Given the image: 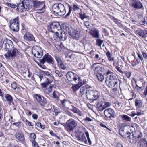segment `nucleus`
<instances>
[{"label": "nucleus", "mask_w": 147, "mask_h": 147, "mask_svg": "<svg viewBox=\"0 0 147 147\" xmlns=\"http://www.w3.org/2000/svg\"><path fill=\"white\" fill-rule=\"evenodd\" d=\"M23 38L27 41L31 42L34 41L35 42H36V41L33 35L28 32H26Z\"/></svg>", "instance_id": "2eb2a0df"}, {"label": "nucleus", "mask_w": 147, "mask_h": 147, "mask_svg": "<svg viewBox=\"0 0 147 147\" xmlns=\"http://www.w3.org/2000/svg\"><path fill=\"white\" fill-rule=\"evenodd\" d=\"M108 60L111 62H113V65H114L115 59L114 57H112L109 51H107L106 53Z\"/></svg>", "instance_id": "393cba45"}, {"label": "nucleus", "mask_w": 147, "mask_h": 147, "mask_svg": "<svg viewBox=\"0 0 147 147\" xmlns=\"http://www.w3.org/2000/svg\"><path fill=\"white\" fill-rule=\"evenodd\" d=\"M32 53L34 56L37 58H41L43 55V51L40 47L35 46L32 49Z\"/></svg>", "instance_id": "423d86ee"}, {"label": "nucleus", "mask_w": 147, "mask_h": 147, "mask_svg": "<svg viewBox=\"0 0 147 147\" xmlns=\"http://www.w3.org/2000/svg\"><path fill=\"white\" fill-rule=\"evenodd\" d=\"M107 77L105 82L107 86L110 88H113L114 90L117 89L118 86L119 80L115 75H110Z\"/></svg>", "instance_id": "f03ea898"}, {"label": "nucleus", "mask_w": 147, "mask_h": 147, "mask_svg": "<svg viewBox=\"0 0 147 147\" xmlns=\"http://www.w3.org/2000/svg\"><path fill=\"white\" fill-rule=\"evenodd\" d=\"M52 95L53 96L52 97L53 98L59 100V95L57 92L54 91L52 93Z\"/></svg>", "instance_id": "ea45409f"}, {"label": "nucleus", "mask_w": 147, "mask_h": 147, "mask_svg": "<svg viewBox=\"0 0 147 147\" xmlns=\"http://www.w3.org/2000/svg\"><path fill=\"white\" fill-rule=\"evenodd\" d=\"M96 107L98 111H102L105 109L102 102L97 103L96 105Z\"/></svg>", "instance_id": "c85d7f7f"}, {"label": "nucleus", "mask_w": 147, "mask_h": 147, "mask_svg": "<svg viewBox=\"0 0 147 147\" xmlns=\"http://www.w3.org/2000/svg\"><path fill=\"white\" fill-rule=\"evenodd\" d=\"M144 30H141L140 29H138L136 31V33L139 36L144 37Z\"/></svg>", "instance_id": "79ce46f5"}, {"label": "nucleus", "mask_w": 147, "mask_h": 147, "mask_svg": "<svg viewBox=\"0 0 147 147\" xmlns=\"http://www.w3.org/2000/svg\"><path fill=\"white\" fill-rule=\"evenodd\" d=\"M18 17L11 20L10 22V28L13 31L18 32L19 29Z\"/></svg>", "instance_id": "0eeeda50"}, {"label": "nucleus", "mask_w": 147, "mask_h": 147, "mask_svg": "<svg viewBox=\"0 0 147 147\" xmlns=\"http://www.w3.org/2000/svg\"><path fill=\"white\" fill-rule=\"evenodd\" d=\"M94 90H89L86 93V97L90 100H94Z\"/></svg>", "instance_id": "4be33fe9"}, {"label": "nucleus", "mask_w": 147, "mask_h": 147, "mask_svg": "<svg viewBox=\"0 0 147 147\" xmlns=\"http://www.w3.org/2000/svg\"><path fill=\"white\" fill-rule=\"evenodd\" d=\"M80 88V87L77 84L73 85L71 88L74 92H76Z\"/></svg>", "instance_id": "8fccbe9b"}, {"label": "nucleus", "mask_w": 147, "mask_h": 147, "mask_svg": "<svg viewBox=\"0 0 147 147\" xmlns=\"http://www.w3.org/2000/svg\"><path fill=\"white\" fill-rule=\"evenodd\" d=\"M36 138V136L35 134L34 133H30L29 136V139L30 141L32 143L35 142V139Z\"/></svg>", "instance_id": "72a5a7b5"}, {"label": "nucleus", "mask_w": 147, "mask_h": 147, "mask_svg": "<svg viewBox=\"0 0 147 147\" xmlns=\"http://www.w3.org/2000/svg\"><path fill=\"white\" fill-rule=\"evenodd\" d=\"M5 69V68L2 66V64L0 63V71H1V73H2V72L1 71H4Z\"/></svg>", "instance_id": "e2e57ef3"}, {"label": "nucleus", "mask_w": 147, "mask_h": 147, "mask_svg": "<svg viewBox=\"0 0 147 147\" xmlns=\"http://www.w3.org/2000/svg\"><path fill=\"white\" fill-rule=\"evenodd\" d=\"M55 76L57 77H61L63 76V74L61 73V71L56 70L55 71Z\"/></svg>", "instance_id": "a18cd8bd"}, {"label": "nucleus", "mask_w": 147, "mask_h": 147, "mask_svg": "<svg viewBox=\"0 0 147 147\" xmlns=\"http://www.w3.org/2000/svg\"><path fill=\"white\" fill-rule=\"evenodd\" d=\"M130 2V4H131L132 6L134 8L141 9L143 7L142 3L138 1L133 0Z\"/></svg>", "instance_id": "dca6fc26"}, {"label": "nucleus", "mask_w": 147, "mask_h": 147, "mask_svg": "<svg viewBox=\"0 0 147 147\" xmlns=\"http://www.w3.org/2000/svg\"><path fill=\"white\" fill-rule=\"evenodd\" d=\"M58 65L60 68H61L63 70L67 68L66 67L62 61L61 62V63H59L58 64Z\"/></svg>", "instance_id": "09e8293b"}, {"label": "nucleus", "mask_w": 147, "mask_h": 147, "mask_svg": "<svg viewBox=\"0 0 147 147\" xmlns=\"http://www.w3.org/2000/svg\"><path fill=\"white\" fill-rule=\"evenodd\" d=\"M95 59L97 60L98 61H100L101 60V58L99 54H96L94 57Z\"/></svg>", "instance_id": "13d9d810"}, {"label": "nucleus", "mask_w": 147, "mask_h": 147, "mask_svg": "<svg viewBox=\"0 0 147 147\" xmlns=\"http://www.w3.org/2000/svg\"><path fill=\"white\" fill-rule=\"evenodd\" d=\"M66 10H57V11H53V14L57 16H63L65 14Z\"/></svg>", "instance_id": "b1692460"}, {"label": "nucleus", "mask_w": 147, "mask_h": 147, "mask_svg": "<svg viewBox=\"0 0 147 147\" xmlns=\"http://www.w3.org/2000/svg\"><path fill=\"white\" fill-rule=\"evenodd\" d=\"M96 76L97 79L99 81L102 82L104 79V77L103 73L97 74Z\"/></svg>", "instance_id": "f704fd0d"}, {"label": "nucleus", "mask_w": 147, "mask_h": 147, "mask_svg": "<svg viewBox=\"0 0 147 147\" xmlns=\"http://www.w3.org/2000/svg\"><path fill=\"white\" fill-rule=\"evenodd\" d=\"M119 132L120 135L125 138H128L130 137V133L128 132L127 131H125L124 128H121Z\"/></svg>", "instance_id": "f3484780"}, {"label": "nucleus", "mask_w": 147, "mask_h": 147, "mask_svg": "<svg viewBox=\"0 0 147 147\" xmlns=\"http://www.w3.org/2000/svg\"><path fill=\"white\" fill-rule=\"evenodd\" d=\"M3 48L5 51L12 49L13 47V44L12 41L6 38H3Z\"/></svg>", "instance_id": "6e6552de"}, {"label": "nucleus", "mask_w": 147, "mask_h": 147, "mask_svg": "<svg viewBox=\"0 0 147 147\" xmlns=\"http://www.w3.org/2000/svg\"><path fill=\"white\" fill-rule=\"evenodd\" d=\"M104 114L105 117L109 118H114L116 115L115 112L111 108H108L104 111Z\"/></svg>", "instance_id": "ddd939ff"}, {"label": "nucleus", "mask_w": 147, "mask_h": 147, "mask_svg": "<svg viewBox=\"0 0 147 147\" xmlns=\"http://www.w3.org/2000/svg\"><path fill=\"white\" fill-rule=\"evenodd\" d=\"M138 21L139 24L141 25H144L145 23V17L143 18L142 14L139 15H138Z\"/></svg>", "instance_id": "bb28decb"}, {"label": "nucleus", "mask_w": 147, "mask_h": 147, "mask_svg": "<svg viewBox=\"0 0 147 147\" xmlns=\"http://www.w3.org/2000/svg\"><path fill=\"white\" fill-rule=\"evenodd\" d=\"M131 134L130 133V137L127 139H128L129 141L132 143H135L137 141L138 138L142 136V134L140 133H139L138 136H137V137H134L133 136V134L131 135Z\"/></svg>", "instance_id": "a211bd4d"}, {"label": "nucleus", "mask_w": 147, "mask_h": 147, "mask_svg": "<svg viewBox=\"0 0 147 147\" xmlns=\"http://www.w3.org/2000/svg\"><path fill=\"white\" fill-rule=\"evenodd\" d=\"M94 100H96L99 98L100 92L95 90H94Z\"/></svg>", "instance_id": "c9c22d12"}, {"label": "nucleus", "mask_w": 147, "mask_h": 147, "mask_svg": "<svg viewBox=\"0 0 147 147\" xmlns=\"http://www.w3.org/2000/svg\"><path fill=\"white\" fill-rule=\"evenodd\" d=\"M106 75H107V77L109 76H110V75H114L111 70H108L106 73Z\"/></svg>", "instance_id": "bf43d9fd"}, {"label": "nucleus", "mask_w": 147, "mask_h": 147, "mask_svg": "<svg viewBox=\"0 0 147 147\" xmlns=\"http://www.w3.org/2000/svg\"><path fill=\"white\" fill-rule=\"evenodd\" d=\"M64 8V5L61 3H56L52 6V9H60Z\"/></svg>", "instance_id": "c756f323"}, {"label": "nucleus", "mask_w": 147, "mask_h": 147, "mask_svg": "<svg viewBox=\"0 0 147 147\" xmlns=\"http://www.w3.org/2000/svg\"><path fill=\"white\" fill-rule=\"evenodd\" d=\"M128 61L131 64L132 66L133 67H135L136 66L137 64L136 62H134L132 61H131V62L129 60H128Z\"/></svg>", "instance_id": "338daca9"}, {"label": "nucleus", "mask_w": 147, "mask_h": 147, "mask_svg": "<svg viewBox=\"0 0 147 147\" xmlns=\"http://www.w3.org/2000/svg\"><path fill=\"white\" fill-rule=\"evenodd\" d=\"M90 23L88 21L85 22L84 23V25L86 26L88 29H90Z\"/></svg>", "instance_id": "5fc2aeb1"}, {"label": "nucleus", "mask_w": 147, "mask_h": 147, "mask_svg": "<svg viewBox=\"0 0 147 147\" xmlns=\"http://www.w3.org/2000/svg\"><path fill=\"white\" fill-rule=\"evenodd\" d=\"M115 68L118 71H119L121 74H123L124 72L118 66H117L115 67Z\"/></svg>", "instance_id": "4d7b16f0"}, {"label": "nucleus", "mask_w": 147, "mask_h": 147, "mask_svg": "<svg viewBox=\"0 0 147 147\" xmlns=\"http://www.w3.org/2000/svg\"><path fill=\"white\" fill-rule=\"evenodd\" d=\"M5 55L6 58L7 59H11L14 57H16L18 53V49L13 47L12 49H10Z\"/></svg>", "instance_id": "1a4fd4ad"}, {"label": "nucleus", "mask_w": 147, "mask_h": 147, "mask_svg": "<svg viewBox=\"0 0 147 147\" xmlns=\"http://www.w3.org/2000/svg\"><path fill=\"white\" fill-rule=\"evenodd\" d=\"M26 0H23L22 2L17 4V7L16 9H28V6L26 3ZM27 6H28L27 5Z\"/></svg>", "instance_id": "aec40b11"}, {"label": "nucleus", "mask_w": 147, "mask_h": 147, "mask_svg": "<svg viewBox=\"0 0 147 147\" xmlns=\"http://www.w3.org/2000/svg\"><path fill=\"white\" fill-rule=\"evenodd\" d=\"M40 62L41 63H44L45 62L54 65V61L52 57L48 53L45 54L42 58L40 59Z\"/></svg>", "instance_id": "9b49d317"}, {"label": "nucleus", "mask_w": 147, "mask_h": 147, "mask_svg": "<svg viewBox=\"0 0 147 147\" xmlns=\"http://www.w3.org/2000/svg\"><path fill=\"white\" fill-rule=\"evenodd\" d=\"M111 19L117 25L119 26H121L122 25V24L119 22L120 20L118 19L115 18L114 17L112 16L111 17Z\"/></svg>", "instance_id": "37998d69"}, {"label": "nucleus", "mask_w": 147, "mask_h": 147, "mask_svg": "<svg viewBox=\"0 0 147 147\" xmlns=\"http://www.w3.org/2000/svg\"><path fill=\"white\" fill-rule=\"evenodd\" d=\"M79 15V17L82 20H83L84 18L87 17V16L85 13H80Z\"/></svg>", "instance_id": "6e6d98bb"}, {"label": "nucleus", "mask_w": 147, "mask_h": 147, "mask_svg": "<svg viewBox=\"0 0 147 147\" xmlns=\"http://www.w3.org/2000/svg\"><path fill=\"white\" fill-rule=\"evenodd\" d=\"M122 118L123 120H124L128 121H131V118L127 115H123L122 116Z\"/></svg>", "instance_id": "c03bdc74"}, {"label": "nucleus", "mask_w": 147, "mask_h": 147, "mask_svg": "<svg viewBox=\"0 0 147 147\" xmlns=\"http://www.w3.org/2000/svg\"><path fill=\"white\" fill-rule=\"evenodd\" d=\"M102 102L105 108L108 107V106H109L110 105V103L108 102Z\"/></svg>", "instance_id": "052dcab7"}, {"label": "nucleus", "mask_w": 147, "mask_h": 147, "mask_svg": "<svg viewBox=\"0 0 147 147\" xmlns=\"http://www.w3.org/2000/svg\"><path fill=\"white\" fill-rule=\"evenodd\" d=\"M49 26L51 31L54 33V35L61 29L59 24L57 22H51L50 23Z\"/></svg>", "instance_id": "9d476101"}, {"label": "nucleus", "mask_w": 147, "mask_h": 147, "mask_svg": "<svg viewBox=\"0 0 147 147\" xmlns=\"http://www.w3.org/2000/svg\"><path fill=\"white\" fill-rule=\"evenodd\" d=\"M54 36L56 38H59L62 40H65L67 38V37L64 32L61 29H60L56 32Z\"/></svg>", "instance_id": "4468645a"}, {"label": "nucleus", "mask_w": 147, "mask_h": 147, "mask_svg": "<svg viewBox=\"0 0 147 147\" xmlns=\"http://www.w3.org/2000/svg\"><path fill=\"white\" fill-rule=\"evenodd\" d=\"M26 3L28 6V9L32 8H39L43 9L45 8V5L42 1H40L38 0H26Z\"/></svg>", "instance_id": "7ed1b4c3"}, {"label": "nucleus", "mask_w": 147, "mask_h": 147, "mask_svg": "<svg viewBox=\"0 0 147 147\" xmlns=\"http://www.w3.org/2000/svg\"><path fill=\"white\" fill-rule=\"evenodd\" d=\"M75 47L77 49L78 51H80L82 49L83 47L80 45L76 44L74 45Z\"/></svg>", "instance_id": "603ef678"}, {"label": "nucleus", "mask_w": 147, "mask_h": 147, "mask_svg": "<svg viewBox=\"0 0 147 147\" xmlns=\"http://www.w3.org/2000/svg\"><path fill=\"white\" fill-rule=\"evenodd\" d=\"M16 138L21 142L24 141L25 138L22 132H16L15 134Z\"/></svg>", "instance_id": "412c9836"}, {"label": "nucleus", "mask_w": 147, "mask_h": 147, "mask_svg": "<svg viewBox=\"0 0 147 147\" xmlns=\"http://www.w3.org/2000/svg\"><path fill=\"white\" fill-rule=\"evenodd\" d=\"M104 71V69L102 67H96L94 72L95 74L102 73V72Z\"/></svg>", "instance_id": "7c9ffc66"}, {"label": "nucleus", "mask_w": 147, "mask_h": 147, "mask_svg": "<svg viewBox=\"0 0 147 147\" xmlns=\"http://www.w3.org/2000/svg\"><path fill=\"white\" fill-rule=\"evenodd\" d=\"M34 101L38 103L42 107H44L47 104V99L42 95L35 94L34 96Z\"/></svg>", "instance_id": "20e7f679"}, {"label": "nucleus", "mask_w": 147, "mask_h": 147, "mask_svg": "<svg viewBox=\"0 0 147 147\" xmlns=\"http://www.w3.org/2000/svg\"><path fill=\"white\" fill-rule=\"evenodd\" d=\"M100 31L97 28H94L89 32L90 34L93 38H99L100 37Z\"/></svg>", "instance_id": "6ab92c4d"}, {"label": "nucleus", "mask_w": 147, "mask_h": 147, "mask_svg": "<svg viewBox=\"0 0 147 147\" xmlns=\"http://www.w3.org/2000/svg\"><path fill=\"white\" fill-rule=\"evenodd\" d=\"M78 138L79 140L80 141L83 142H86V139L85 137V136L84 134H82L81 135L78 136Z\"/></svg>", "instance_id": "4c0bfd02"}, {"label": "nucleus", "mask_w": 147, "mask_h": 147, "mask_svg": "<svg viewBox=\"0 0 147 147\" xmlns=\"http://www.w3.org/2000/svg\"><path fill=\"white\" fill-rule=\"evenodd\" d=\"M69 34L73 38H78L80 36L79 32L76 30L72 29L69 33Z\"/></svg>", "instance_id": "5701e85b"}, {"label": "nucleus", "mask_w": 147, "mask_h": 147, "mask_svg": "<svg viewBox=\"0 0 147 147\" xmlns=\"http://www.w3.org/2000/svg\"><path fill=\"white\" fill-rule=\"evenodd\" d=\"M40 80V81L42 82L40 85L43 88H46L51 84L53 79L52 74L48 71H40L37 74Z\"/></svg>", "instance_id": "f257e3e1"}, {"label": "nucleus", "mask_w": 147, "mask_h": 147, "mask_svg": "<svg viewBox=\"0 0 147 147\" xmlns=\"http://www.w3.org/2000/svg\"><path fill=\"white\" fill-rule=\"evenodd\" d=\"M142 105V102L139 100L137 99L135 101V105L137 108H139Z\"/></svg>", "instance_id": "a19ab883"}, {"label": "nucleus", "mask_w": 147, "mask_h": 147, "mask_svg": "<svg viewBox=\"0 0 147 147\" xmlns=\"http://www.w3.org/2000/svg\"><path fill=\"white\" fill-rule=\"evenodd\" d=\"M85 91V88L84 86L81 87L80 89V92L81 95L83 94Z\"/></svg>", "instance_id": "0e129e2a"}, {"label": "nucleus", "mask_w": 147, "mask_h": 147, "mask_svg": "<svg viewBox=\"0 0 147 147\" xmlns=\"http://www.w3.org/2000/svg\"><path fill=\"white\" fill-rule=\"evenodd\" d=\"M26 125H28L29 126H33V125H32V123L31 122H29L27 120H26Z\"/></svg>", "instance_id": "774afa93"}, {"label": "nucleus", "mask_w": 147, "mask_h": 147, "mask_svg": "<svg viewBox=\"0 0 147 147\" xmlns=\"http://www.w3.org/2000/svg\"><path fill=\"white\" fill-rule=\"evenodd\" d=\"M66 76L69 81H73L75 82L78 78V76L76 74L72 71H69L66 74Z\"/></svg>", "instance_id": "f8f14e48"}, {"label": "nucleus", "mask_w": 147, "mask_h": 147, "mask_svg": "<svg viewBox=\"0 0 147 147\" xmlns=\"http://www.w3.org/2000/svg\"><path fill=\"white\" fill-rule=\"evenodd\" d=\"M96 44L97 46L99 47H101V45L103 42V40H101L100 39H97L96 40Z\"/></svg>", "instance_id": "de8ad7c7"}, {"label": "nucleus", "mask_w": 147, "mask_h": 147, "mask_svg": "<svg viewBox=\"0 0 147 147\" xmlns=\"http://www.w3.org/2000/svg\"><path fill=\"white\" fill-rule=\"evenodd\" d=\"M55 59L56 60V61L57 62H58V64L59 63H61L62 61L58 57L55 56Z\"/></svg>", "instance_id": "69168bd1"}, {"label": "nucleus", "mask_w": 147, "mask_h": 147, "mask_svg": "<svg viewBox=\"0 0 147 147\" xmlns=\"http://www.w3.org/2000/svg\"><path fill=\"white\" fill-rule=\"evenodd\" d=\"M71 106L72 108L71 109V110L75 113H78L79 110L73 105H71Z\"/></svg>", "instance_id": "3c124183"}, {"label": "nucleus", "mask_w": 147, "mask_h": 147, "mask_svg": "<svg viewBox=\"0 0 147 147\" xmlns=\"http://www.w3.org/2000/svg\"><path fill=\"white\" fill-rule=\"evenodd\" d=\"M140 147H147V142L145 139H142L139 142Z\"/></svg>", "instance_id": "cd10ccee"}, {"label": "nucleus", "mask_w": 147, "mask_h": 147, "mask_svg": "<svg viewBox=\"0 0 147 147\" xmlns=\"http://www.w3.org/2000/svg\"><path fill=\"white\" fill-rule=\"evenodd\" d=\"M6 5L8 7H10L11 8L15 9L17 7V3L16 4L13 3H6Z\"/></svg>", "instance_id": "49530a36"}, {"label": "nucleus", "mask_w": 147, "mask_h": 147, "mask_svg": "<svg viewBox=\"0 0 147 147\" xmlns=\"http://www.w3.org/2000/svg\"><path fill=\"white\" fill-rule=\"evenodd\" d=\"M11 87L16 91L20 92V88L17 86V84L15 82H13L11 84Z\"/></svg>", "instance_id": "473e14b6"}, {"label": "nucleus", "mask_w": 147, "mask_h": 147, "mask_svg": "<svg viewBox=\"0 0 147 147\" xmlns=\"http://www.w3.org/2000/svg\"><path fill=\"white\" fill-rule=\"evenodd\" d=\"M77 125L76 122L73 119L71 118L67 120L65 125V129L69 132H71Z\"/></svg>", "instance_id": "39448f33"}, {"label": "nucleus", "mask_w": 147, "mask_h": 147, "mask_svg": "<svg viewBox=\"0 0 147 147\" xmlns=\"http://www.w3.org/2000/svg\"><path fill=\"white\" fill-rule=\"evenodd\" d=\"M85 134L87 137L88 142L90 145H91L92 144V142L90 139L89 137V133L88 132H85Z\"/></svg>", "instance_id": "864d4df0"}, {"label": "nucleus", "mask_w": 147, "mask_h": 147, "mask_svg": "<svg viewBox=\"0 0 147 147\" xmlns=\"http://www.w3.org/2000/svg\"><path fill=\"white\" fill-rule=\"evenodd\" d=\"M5 98L6 101L10 105L11 103L13 102V100L12 96L9 94H6L5 95Z\"/></svg>", "instance_id": "a878e982"}, {"label": "nucleus", "mask_w": 147, "mask_h": 147, "mask_svg": "<svg viewBox=\"0 0 147 147\" xmlns=\"http://www.w3.org/2000/svg\"><path fill=\"white\" fill-rule=\"evenodd\" d=\"M75 82L78 83V85L80 87L83 85L84 84L82 80L78 76V78L77 79V80L75 81Z\"/></svg>", "instance_id": "58836bf2"}, {"label": "nucleus", "mask_w": 147, "mask_h": 147, "mask_svg": "<svg viewBox=\"0 0 147 147\" xmlns=\"http://www.w3.org/2000/svg\"><path fill=\"white\" fill-rule=\"evenodd\" d=\"M32 147H39L38 143L36 141L32 143Z\"/></svg>", "instance_id": "680f3d73"}, {"label": "nucleus", "mask_w": 147, "mask_h": 147, "mask_svg": "<svg viewBox=\"0 0 147 147\" xmlns=\"http://www.w3.org/2000/svg\"><path fill=\"white\" fill-rule=\"evenodd\" d=\"M64 113L73 118H77V117L75 116L72 113L68 110H64Z\"/></svg>", "instance_id": "e433bc0d"}, {"label": "nucleus", "mask_w": 147, "mask_h": 147, "mask_svg": "<svg viewBox=\"0 0 147 147\" xmlns=\"http://www.w3.org/2000/svg\"><path fill=\"white\" fill-rule=\"evenodd\" d=\"M60 103V105L64 108H66L67 105L68 104V100L66 99H64L63 100H59Z\"/></svg>", "instance_id": "2f4dec72"}]
</instances>
